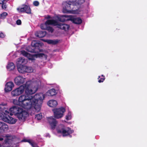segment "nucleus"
<instances>
[{"mask_svg": "<svg viewBox=\"0 0 147 147\" xmlns=\"http://www.w3.org/2000/svg\"><path fill=\"white\" fill-rule=\"evenodd\" d=\"M28 98L29 102L30 113L31 115L34 114L36 112L39 111L41 109L42 101L45 98L44 94L42 93H37L34 96L31 95H26Z\"/></svg>", "mask_w": 147, "mask_h": 147, "instance_id": "nucleus-1", "label": "nucleus"}, {"mask_svg": "<svg viewBox=\"0 0 147 147\" xmlns=\"http://www.w3.org/2000/svg\"><path fill=\"white\" fill-rule=\"evenodd\" d=\"M40 82L38 80L33 79L27 82L24 87L25 93L28 94H32L34 93L37 90Z\"/></svg>", "mask_w": 147, "mask_h": 147, "instance_id": "nucleus-2", "label": "nucleus"}, {"mask_svg": "<svg viewBox=\"0 0 147 147\" xmlns=\"http://www.w3.org/2000/svg\"><path fill=\"white\" fill-rule=\"evenodd\" d=\"M28 98L26 95L23 94L19 97L18 100L15 99H13L12 102L14 104L20 106L27 110L30 113L29 105L28 103L29 101L27 98Z\"/></svg>", "mask_w": 147, "mask_h": 147, "instance_id": "nucleus-3", "label": "nucleus"}, {"mask_svg": "<svg viewBox=\"0 0 147 147\" xmlns=\"http://www.w3.org/2000/svg\"><path fill=\"white\" fill-rule=\"evenodd\" d=\"M3 137L5 138L4 142L2 144H0V147L9 146L10 143L12 141L16 143H18L19 142L18 139L14 136L7 134Z\"/></svg>", "mask_w": 147, "mask_h": 147, "instance_id": "nucleus-4", "label": "nucleus"}, {"mask_svg": "<svg viewBox=\"0 0 147 147\" xmlns=\"http://www.w3.org/2000/svg\"><path fill=\"white\" fill-rule=\"evenodd\" d=\"M69 20L73 23L77 24H80L82 22L81 19L79 18H74L72 16H68L66 15H63L58 18L59 21L64 22Z\"/></svg>", "mask_w": 147, "mask_h": 147, "instance_id": "nucleus-5", "label": "nucleus"}, {"mask_svg": "<svg viewBox=\"0 0 147 147\" xmlns=\"http://www.w3.org/2000/svg\"><path fill=\"white\" fill-rule=\"evenodd\" d=\"M58 24L57 22L53 20H48L44 24H42L40 25L41 29L47 30L49 32L51 33L53 32V28L49 26V25L56 26Z\"/></svg>", "mask_w": 147, "mask_h": 147, "instance_id": "nucleus-6", "label": "nucleus"}, {"mask_svg": "<svg viewBox=\"0 0 147 147\" xmlns=\"http://www.w3.org/2000/svg\"><path fill=\"white\" fill-rule=\"evenodd\" d=\"M9 111L7 110H5L2 115H1V117L3 120L9 123L13 124L16 123L17 120L12 117L10 116L9 114Z\"/></svg>", "mask_w": 147, "mask_h": 147, "instance_id": "nucleus-7", "label": "nucleus"}, {"mask_svg": "<svg viewBox=\"0 0 147 147\" xmlns=\"http://www.w3.org/2000/svg\"><path fill=\"white\" fill-rule=\"evenodd\" d=\"M54 117L56 119H60L62 118L64 115V113L65 111V109L61 107L56 108L53 110Z\"/></svg>", "mask_w": 147, "mask_h": 147, "instance_id": "nucleus-8", "label": "nucleus"}, {"mask_svg": "<svg viewBox=\"0 0 147 147\" xmlns=\"http://www.w3.org/2000/svg\"><path fill=\"white\" fill-rule=\"evenodd\" d=\"M21 54L24 56L27 57L28 59L32 60H34L37 57H43L45 55L43 53H38L34 55L30 54L24 51H21Z\"/></svg>", "mask_w": 147, "mask_h": 147, "instance_id": "nucleus-9", "label": "nucleus"}, {"mask_svg": "<svg viewBox=\"0 0 147 147\" xmlns=\"http://www.w3.org/2000/svg\"><path fill=\"white\" fill-rule=\"evenodd\" d=\"M18 112L16 116L20 120L22 121H24L28 115V113L21 108Z\"/></svg>", "mask_w": 147, "mask_h": 147, "instance_id": "nucleus-10", "label": "nucleus"}, {"mask_svg": "<svg viewBox=\"0 0 147 147\" xmlns=\"http://www.w3.org/2000/svg\"><path fill=\"white\" fill-rule=\"evenodd\" d=\"M72 4L73 5V4L69 2H63V12L64 13H73L72 11L71 10L72 8Z\"/></svg>", "mask_w": 147, "mask_h": 147, "instance_id": "nucleus-11", "label": "nucleus"}, {"mask_svg": "<svg viewBox=\"0 0 147 147\" xmlns=\"http://www.w3.org/2000/svg\"><path fill=\"white\" fill-rule=\"evenodd\" d=\"M57 131L58 133H62L63 136H67L73 132V131L69 127L65 128L63 126L61 129H58Z\"/></svg>", "mask_w": 147, "mask_h": 147, "instance_id": "nucleus-12", "label": "nucleus"}, {"mask_svg": "<svg viewBox=\"0 0 147 147\" xmlns=\"http://www.w3.org/2000/svg\"><path fill=\"white\" fill-rule=\"evenodd\" d=\"M24 90V86L22 85L12 91L11 94L13 96H17L22 94Z\"/></svg>", "mask_w": 147, "mask_h": 147, "instance_id": "nucleus-13", "label": "nucleus"}, {"mask_svg": "<svg viewBox=\"0 0 147 147\" xmlns=\"http://www.w3.org/2000/svg\"><path fill=\"white\" fill-rule=\"evenodd\" d=\"M17 10L20 12L25 11L28 14L31 13V9L30 7L26 5H23L21 7L18 8Z\"/></svg>", "mask_w": 147, "mask_h": 147, "instance_id": "nucleus-14", "label": "nucleus"}, {"mask_svg": "<svg viewBox=\"0 0 147 147\" xmlns=\"http://www.w3.org/2000/svg\"><path fill=\"white\" fill-rule=\"evenodd\" d=\"M48 120L51 128L54 129L57 124L56 120L53 117H51L48 118Z\"/></svg>", "mask_w": 147, "mask_h": 147, "instance_id": "nucleus-15", "label": "nucleus"}, {"mask_svg": "<svg viewBox=\"0 0 147 147\" xmlns=\"http://www.w3.org/2000/svg\"><path fill=\"white\" fill-rule=\"evenodd\" d=\"M20 108V107L14 106L10 108L9 109H8L7 110L9 111V115L11 116L14 114L16 116Z\"/></svg>", "mask_w": 147, "mask_h": 147, "instance_id": "nucleus-16", "label": "nucleus"}, {"mask_svg": "<svg viewBox=\"0 0 147 147\" xmlns=\"http://www.w3.org/2000/svg\"><path fill=\"white\" fill-rule=\"evenodd\" d=\"M14 81L16 84L20 85L24 82L25 79L21 76H18L15 78Z\"/></svg>", "mask_w": 147, "mask_h": 147, "instance_id": "nucleus-17", "label": "nucleus"}, {"mask_svg": "<svg viewBox=\"0 0 147 147\" xmlns=\"http://www.w3.org/2000/svg\"><path fill=\"white\" fill-rule=\"evenodd\" d=\"M9 129L8 125L5 123L0 121V133L5 131H7Z\"/></svg>", "mask_w": 147, "mask_h": 147, "instance_id": "nucleus-18", "label": "nucleus"}, {"mask_svg": "<svg viewBox=\"0 0 147 147\" xmlns=\"http://www.w3.org/2000/svg\"><path fill=\"white\" fill-rule=\"evenodd\" d=\"M14 86V84L12 82H9L7 83L5 86V90L6 92L11 91Z\"/></svg>", "mask_w": 147, "mask_h": 147, "instance_id": "nucleus-19", "label": "nucleus"}, {"mask_svg": "<svg viewBox=\"0 0 147 147\" xmlns=\"http://www.w3.org/2000/svg\"><path fill=\"white\" fill-rule=\"evenodd\" d=\"M57 23L58 24L56 26H57V27L58 28L63 29L65 31H67L68 30L69 28V25L64 24H59L58 22Z\"/></svg>", "mask_w": 147, "mask_h": 147, "instance_id": "nucleus-20", "label": "nucleus"}, {"mask_svg": "<svg viewBox=\"0 0 147 147\" xmlns=\"http://www.w3.org/2000/svg\"><path fill=\"white\" fill-rule=\"evenodd\" d=\"M26 66L22 65L18 66V69L20 73H24L26 72Z\"/></svg>", "mask_w": 147, "mask_h": 147, "instance_id": "nucleus-21", "label": "nucleus"}, {"mask_svg": "<svg viewBox=\"0 0 147 147\" xmlns=\"http://www.w3.org/2000/svg\"><path fill=\"white\" fill-rule=\"evenodd\" d=\"M58 103L57 101L54 100H49L47 102L48 105L50 107H56Z\"/></svg>", "mask_w": 147, "mask_h": 147, "instance_id": "nucleus-22", "label": "nucleus"}, {"mask_svg": "<svg viewBox=\"0 0 147 147\" xmlns=\"http://www.w3.org/2000/svg\"><path fill=\"white\" fill-rule=\"evenodd\" d=\"M21 142H28L32 147H38L36 144L34 143L32 140L26 139H24L22 140Z\"/></svg>", "mask_w": 147, "mask_h": 147, "instance_id": "nucleus-23", "label": "nucleus"}, {"mask_svg": "<svg viewBox=\"0 0 147 147\" xmlns=\"http://www.w3.org/2000/svg\"><path fill=\"white\" fill-rule=\"evenodd\" d=\"M46 34L45 31H40L35 33V35L37 37L42 38L44 37Z\"/></svg>", "mask_w": 147, "mask_h": 147, "instance_id": "nucleus-24", "label": "nucleus"}, {"mask_svg": "<svg viewBox=\"0 0 147 147\" xmlns=\"http://www.w3.org/2000/svg\"><path fill=\"white\" fill-rule=\"evenodd\" d=\"M57 93L55 89H52L48 91L46 94L47 95L53 96L56 94Z\"/></svg>", "mask_w": 147, "mask_h": 147, "instance_id": "nucleus-25", "label": "nucleus"}, {"mask_svg": "<svg viewBox=\"0 0 147 147\" xmlns=\"http://www.w3.org/2000/svg\"><path fill=\"white\" fill-rule=\"evenodd\" d=\"M6 104L4 103H2L0 104V110L2 111V113H1V115H2V113L5 112V110H7L6 106Z\"/></svg>", "mask_w": 147, "mask_h": 147, "instance_id": "nucleus-26", "label": "nucleus"}, {"mask_svg": "<svg viewBox=\"0 0 147 147\" xmlns=\"http://www.w3.org/2000/svg\"><path fill=\"white\" fill-rule=\"evenodd\" d=\"M27 62L26 60L23 57H20L18 59V64L20 65L22 63L26 64Z\"/></svg>", "mask_w": 147, "mask_h": 147, "instance_id": "nucleus-27", "label": "nucleus"}, {"mask_svg": "<svg viewBox=\"0 0 147 147\" xmlns=\"http://www.w3.org/2000/svg\"><path fill=\"white\" fill-rule=\"evenodd\" d=\"M7 67L9 71H10L13 70L15 67V66L13 63H10L8 64Z\"/></svg>", "mask_w": 147, "mask_h": 147, "instance_id": "nucleus-28", "label": "nucleus"}, {"mask_svg": "<svg viewBox=\"0 0 147 147\" xmlns=\"http://www.w3.org/2000/svg\"><path fill=\"white\" fill-rule=\"evenodd\" d=\"M45 41L48 44L55 45L56 44L57 42L56 41L51 40H46Z\"/></svg>", "mask_w": 147, "mask_h": 147, "instance_id": "nucleus-29", "label": "nucleus"}, {"mask_svg": "<svg viewBox=\"0 0 147 147\" xmlns=\"http://www.w3.org/2000/svg\"><path fill=\"white\" fill-rule=\"evenodd\" d=\"M75 5L81 4L83 3L85 1V0H76Z\"/></svg>", "mask_w": 147, "mask_h": 147, "instance_id": "nucleus-30", "label": "nucleus"}, {"mask_svg": "<svg viewBox=\"0 0 147 147\" xmlns=\"http://www.w3.org/2000/svg\"><path fill=\"white\" fill-rule=\"evenodd\" d=\"M42 114L40 113L35 115V118L37 120H40L42 118Z\"/></svg>", "mask_w": 147, "mask_h": 147, "instance_id": "nucleus-31", "label": "nucleus"}, {"mask_svg": "<svg viewBox=\"0 0 147 147\" xmlns=\"http://www.w3.org/2000/svg\"><path fill=\"white\" fill-rule=\"evenodd\" d=\"M33 71V69L31 67L26 66V72L31 73Z\"/></svg>", "mask_w": 147, "mask_h": 147, "instance_id": "nucleus-32", "label": "nucleus"}, {"mask_svg": "<svg viewBox=\"0 0 147 147\" xmlns=\"http://www.w3.org/2000/svg\"><path fill=\"white\" fill-rule=\"evenodd\" d=\"M7 15V13L4 12L0 15V18L2 19H4Z\"/></svg>", "mask_w": 147, "mask_h": 147, "instance_id": "nucleus-33", "label": "nucleus"}, {"mask_svg": "<svg viewBox=\"0 0 147 147\" xmlns=\"http://www.w3.org/2000/svg\"><path fill=\"white\" fill-rule=\"evenodd\" d=\"M71 113L70 112H69L66 116V119L67 120H68L71 119Z\"/></svg>", "mask_w": 147, "mask_h": 147, "instance_id": "nucleus-34", "label": "nucleus"}, {"mask_svg": "<svg viewBox=\"0 0 147 147\" xmlns=\"http://www.w3.org/2000/svg\"><path fill=\"white\" fill-rule=\"evenodd\" d=\"M38 43L36 42L35 40L33 41L31 43V45L32 47H35L37 46Z\"/></svg>", "mask_w": 147, "mask_h": 147, "instance_id": "nucleus-35", "label": "nucleus"}, {"mask_svg": "<svg viewBox=\"0 0 147 147\" xmlns=\"http://www.w3.org/2000/svg\"><path fill=\"white\" fill-rule=\"evenodd\" d=\"M102 77L103 78H100V79L98 80V82L99 83L102 82L105 80V77L103 76V75H102Z\"/></svg>", "mask_w": 147, "mask_h": 147, "instance_id": "nucleus-36", "label": "nucleus"}, {"mask_svg": "<svg viewBox=\"0 0 147 147\" xmlns=\"http://www.w3.org/2000/svg\"><path fill=\"white\" fill-rule=\"evenodd\" d=\"M33 3L34 5L36 6H38L39 4V2L37 1H34Z\"/></svg>", "mask_w": 147, "mask_h": 147, "instance_id": "nucleus-37", "label": "nucleus"}, {"mask_svg": "<svg viewBox=\"0 0 147 147\" xmlns=\"http://www.w3.org/2000/svg\"><path fill=\"white\" fill-rule=\"evenodd\" d=\"M2 5V7L3 9H5L7 8V5L5 3L1 4Z\"/></svg>", "mask_w": 147, "mask_h": 147, "instance_id": "nucleus-38", "label": "nucleus"}, {"mask_svg": "<svg viewBox=\"0 0 147 147\" xmlns=\"http://www.w3.org/2000/svg\"><path fill=\"white\" fill-rule=\"evenodd\" d=\"M68 2H69L70 3L73 4V5H75V2L76 1V0H68Z\"/></svg>", "mask_w": 147, "mask_h": 147, "instance_id": "nucleus-39", "label": "nucleus"}, {"mask_svg": "<svg viewBox=\"0 0 147 147\" xmlns=\"http://www.w3.org/2000/svg\"><path fill=\"white\" fill-rule=\"evenodd\" d=\"M7 2L6 0H0V4H2L5 3Z\"/></svg>", "mask_w": 147, "mask_h": 147, "instance_id": "nucleus-40", "label": "nucleus"}, {"mask_svg": "<svg viewBox=\"0 0 147 147\" xmlns=\"http://www.w3.org/2000/svg\"><path fill=\"white\" fill-rule=\"evenodd\" d=\"M0 37L1 38H3L5 37V35L3 33L1 32L0 33Z\"/></svg>", "mask_w": 147, "mask_h": 147, "instance_id": "nucleus-41", "label": "nucleus"}, {"mask_svg": "<svg viewBox=\"0 0 147 147\" xmlns=\"http://www.w3.org/2000/svg\"><path fill=\"white\" fill-rule=\"evenodd\" d=\"M16 23L18 25H20L21 23V21L20 20H18L16 21Z\"/></svg>", "mask_w": 147, "mask_h": 147, "instance_id": "nucleus-42", "label": "nucleus"}, {"mask_svg": "<svg viewBox=\"0 0 147 147\" xmlns=\"http://www.w3.org/2000/svg\"><path fill=\"white\" fill-rule=\"evenodd\" d=\"M5 136V135L0 136V141H3L4 140V138H4L3 137Z\"/></svg>", "mask_w": 147, "mask_h": 147, "instance_id": "nucleus-43", "label": "nucleus"}, {"mask_svg": "<svg viewBox=\"0 0 147 147\" xmlns=\"http://www.w3.org/2000/svg\"><path fill=\"white\" fill-rule=\"evenodd\" d=\"M51 18V16H47L45 17V18L47 19H49Z\"/></svg>", "mask_w": 147, "mask_h": 147, "instance_id": "nucleus-44", "label": "nucleus"}, {"mask_svg": "<svg viewBox=\"0 0 147 147\" xmlns=\"http://www.w3.org/2000/svg\"><path fill=\"white\" fill-rule=\"evenodd\" d=\"M28 51H29V52H32L33 51H31V50H28Z\"/></svg>", "mask_w": 147, "mask_h": 147, "instance_id": "nucleus-45", "label": "nucleus"}, {"mask_svg": "<svg viewBox=\"0 0 147 147\" xmlns=\"http://www.w3.org/2000/svg\"><path fill=\"white\" fill-rule=\"evenodd\" d=\"M99 78H100V76L98 77V79H99Z\"/></svg>", "mask_w": 147, "mask_h": 147, "instance_id": "nucleus-46", "label": "nucleus"}, {"mask_svg": "<svg viewBox=\"0 0 147 147\" xmlns=\"http://www.w3.org/2000/svg\"><path fill=\"white\" fill-rule=\"evenodd\" d=\"M9 0H6V1H8Z\"/></svg>", "mask_w": 147, "mask_h": 147, "instance_id": "nucleus-47", "label": "nucleus"}]
</instances>
